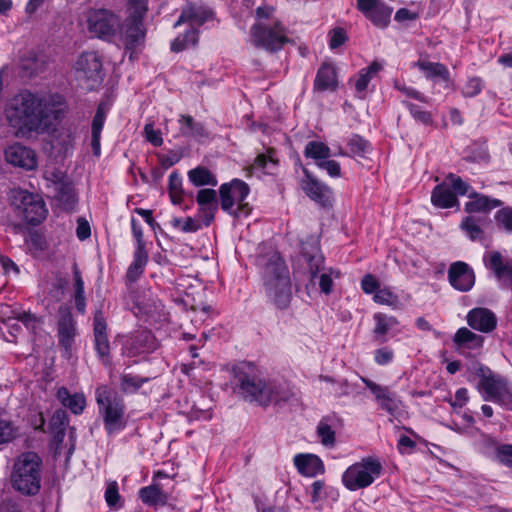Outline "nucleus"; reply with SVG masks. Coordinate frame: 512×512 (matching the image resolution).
I'll return each mask as SVG.
<instances>
[{
  "label": "nucleus",
  "instance_id": "obj_1",
  "mask_svg": "<svg viewBox=\"0 0 512 512\" xmlns=\"http://www.w3.org/2000/svg\"><path fill=\"white\" fill-rule=\"evenodd\" d=\"M63 115L60 104L50 97L28 90L16 94L9 102L6 117L18 137L29 138L54 130Z\"/></svg>",
  "mask_w": 512,
  "mask_h": 512
},
{
  "label": "nucleus",
  "instance_id": "obj_2",
  "mask_svg": "<svg viewBox=\"0 0 512 512\" xmlns=\"http://www.w3.org/2000/svg\"><path fill=\"white\" fill-rule=\"evenodd\" d=\"M233 371L237 392L245 401L265 407L271 403L287 401L290 397L288 391L261 379L253 364H239Z\"/></svg>",
  "mask_w": 512,
  "mask_h": 512
},
{
  "label": "nucleus",
  "instance_id": "obj_3",
  "mask_svg": "<svg viewBox=\"0 0 512 512\" xmlns=\"http://www.w3.org/2000/svg\"><path fill=\"white\" fill-rule=\"evenodd\" d=\"M41 457L35 452H24L14 461L10 480L12 487L23 495L34 496L41 489L43 472Z\"/></svg>",
  "mask_w": 512,
  "mask_h": 512
},
{
  "label": "nucleus",
  "instance_id": "obj_4",
  "mask_svg": "<svg viewBox=\"0 0 512 512\" xmlns=\"http://www.w3.org/2000/svg\"><path fill=\"white\" fill-rule=\"evenodd\" d=\"M264 285L275 304L286 307L291 297V283L288 268L278 254L267 261L263 272Z\"/></svg>",
  "mask_w": 512,
  "mask_h": 512
},
{
  "label": "nucleus",
  "instance_id": "obj_5",
  "mask_svg": "<svg viewBox=\"0 0 512 512\" xmlns=\"http://www.w3.org/2000/svg\"><path fill=\"white\" fill-rule=\"evenodd\" d=\"M250 41L256 48L275 53L291 40L287 36V29L279 20L270 23L260 21L250 29Z\"/></svg>",
  "mask_w": 512,
  "mask_h": 512
},
{
  "label": "nucleus",
  "instance_id": "obj_6",
  "mask_svg": "<svg viewBox=\"0 0 512 512\" xmlns=\"http://www.w3.org/2000/svg\"><path fill=\"white\" fill-rule=\"evenodd\" d=\"M96 402L108 434L125 427V406L123 400L116 393L112 392L107 386L98 387L96 389Z\"/></svg>",
  "mask_w": 512,
  "mask_h": 512
},
{
  "label": "nucleus",
  "instance_id": "obj_7",
  "mask_svg": "<svg viewBox=\"0 0 512 512\" xmlns=\"http://www.w3.org/2000/svg\"><path fill=\"white\" fill-rule=\"evenodd\" d=\"M476 375L480 378L479 390H483L486 394L485 400L507 407L512 406V391L504 377L494 374L490 368L483 365H478Z\"/></svg>",
  "mask_w": 512,
  "mask_h": 512
},
{
  "label": "nucleus",
  "instance_id": "obj_8",
  "mask_svg": "<svg viewBox=\"0 0 512 512\" xmlns=\"http://www.w3.org/2000/svg\"><path fill=\"white\" fill-rule=\"evenodd\" d=\"M382 472L381 463L372 457L363 458L344 472L342 482L347 489L355 491L371 485Z\"/></svg>",
  "mask_w": 512,
  "mask_h": 512
},
{
  "label": "nucleus",
  "instance_id": "obj_9",
  "mask_svg": "<svg viewBox=\"0 0 512 512\" xmlns=\"http://www.w3.org/2000/svg\"><path fill=\"white\" fill-rule=\"evenodd\" d=\"M88 32L99 39L110 40L120 26L119 17L111 10L105 8H91L86 12Z\"/></svg>",
  "mask_w": 512,
  "mask_h": 512
},
{
  "label": "nucleus",
  "instance_id": "obj_10",
  "mask_svg": "<svg viewBox=\"0 0 512 512\" xmlns=\"http://www.w3.org/2000/svg\"><path fill=\"white\" fill-rule=\"evenodd\" d=\"M469 184L459 176L450 173L445 180L437 185L431 194V202L439 208H451L458 204L457 195H465L469 191Z\"/></svg>",
  "mask_w": 512,
  "mask_h": 512
},
{
  "label": "nucleus",
  "instance_id": "obj_11",
  "mask_svg": "<svg viewBox=\"0 0 512 512\" xmlns=\"http://www.w3.org/2000/svg\"><path fill=\"white\" fill-rule=\"evenodd\" d=\"M75 70L84 89L93 90L103 80L102 61L95 52L82 53L75 63Z\"/></svg>",
  "mask_w": 512,
  "mask_h": 512
},
{
  "label": "nucleus",
  "instance_id": "obj_12",
  "mask_svg": "<svg viewBox=\"0 0 512 512\" xmlns=\"http://www.w3.org/2000/svg\"><path fill=\"white\" fill-rule=\"evenodd\" d=\"M20 201L18 207L22 210L27 223L38 225L47 214L44 201L39 195H34L27 191H20L16 197Z\"/></svg>",
  "mask_w": 512,
  "mask_h": 512
},
{
  "label": "nucleus",
  "instance_id": "obj_13",
  "mask_svg": "<svg viewBox=\"0 0 512 512\" xmlns=\"http://www.w3.org/2000/svg\"><path fill=\"white\" fill-rule=\"evenodd\" d=\"M357 8L379 28H385L390 22L392 8L382 0H357Z\"/></svg>",
  "mask_w": 512,
  "mask_h": 512
},
{
  "label": "nucleus",
  "instance_id": "obj_14",
  "mask_svg": "<svg viewBox=\"0 0 512 512\" xmlns=\"http://www.w3.org/2000/svg\"><path fill=\"white\" fill-rule=\"evenodd\" d=\"M221 207L231 213V209L237 202L239 205L249 194V186L240 179H233L230 183H224L219 189Z\"/></svg>",
  "mask_w": 512,
  "mask_h": 512
},
{
  "label": "nucleus",
  "instance_id": "obj_15",
  "mask_svg": "<svg viewBox=\"0 0 512 512\" xmlns=\"http://www.w3.org/2000/svg\"><path fill=\"white\" fill-rule=\"evenodd\" d=\"M303 172L307 177V180L302 183V189L306 195L323 207L332 206V190L330 187L313 178L307 169L304 168Z\"/></svg>",
  "mask_w": 512,
  "mask_h": 512
},
{
  "label": "nucleus",
  "instance_id": "obj_16",
  "mask_svg": "<svg viewBox=\"0 0 512 512\" xmlns=\"http://www.w3.org/2000/svg\"><path fill=\"white\" fill-rule=\"evenodd\" d=\"M448 278L450 284L457 290L466 292L469 291L475 282V275L472 268L465 262L453 263L448 271Z\"/></svg>",
  "mask_w": 512,
  "mask_h": 512
},
{
  "label": "nucleus",
  "instance_id": "obj_17",
  "mask_svg": "<svg viewBox=\"0 0 512 512\" xmlns=\"http://www.w3.org/2000/svg\"><path fill=\"white\" fill-rule=\"evenodd\" d=\"M146 36V28L143 21L127 19L122 25V37L124 40L125 48L133 51L144 43ZM132 58V55H130Z\"/></svg>",
  "mask_w": 512,
  "mask_h": 512
},
{
  "label": "nucleus",
  "instance_id": "obj_18",
  "mask_svg": "<svg viewBox=\"0 0 512 512\" xmlns=\"http://www.w3.org/2000/svg\"><path fill=\"white\" fill-rule=\"evenodd\" d=\"M6 161L14 166L32 170L36 167L34 151L21 144H13L5 150Z\"/></svg>",
  "mask_w": 512,
  "mask_h": 512
},
{
  "label": "nucleus",
  "instance_id": "obj_19",
  "mask_svg": "<svg viewBox=\"0 0 512 512\" xmlns=\"http://www.w3.org/2000/svg\"><path fill=\"white\" fill-rule=\"evenodd\" d=\"M467 323L472 329L489 333L496 328L497 319L487 308H474L467 314Z\"/></svg>",
  "mask_w": 512,
  "mask_h": 512
},
{
  "label": "nucleus",
  "instance_id": "obj_20",
  "mask_svg": "<svg viewBox=\"0 0 512 512\" xmlns=\"http://www.w3.org/2000/svg\"><path fill=\"white\" fill-rule=\"evenodd\" d=\"M107 324L106 319L101 310H97L94 314L93 331H94V342L95 349L100 356L104 359L109 356L110 345L106 333Z\"/></svg>",
  "mask_w": 512,
  "mask_h": 512
},
{
  "label": "nucleus",
  "instance_id": "obj_21",
  "mask_svg": "<svg viewBox=\"0 0 512 512\" xmlns=\"http://www.w3.org/2000/svg\"><path fill=\"white\" fill-rule=\"evenodd\" d=\"M196 201L199 205V214L204 218V224L209 226L218 209L216 191L214 189H201L197 193Z\"/></svg>",
  "mask_w": 512,
  "mask_h": 512
},
{
  "label": "nucleus",
  "instance_id": "obj_22",
  "mask_svg": "<svg viewBox=\"0 0 512 512\" xmlns=\"http://www.w3.org/2000/svg\"><path fill=\"white\" fill-rule=\"evenodd\" d=\"M58 335L60 344L66 349H70L75 336V324L71 311L66 306L59 307Z\"/></svg>",
  "mask_w": 512,
  "mask_h": 512
},
{
  "label": "nucleus",
  "instance_id": "obj_23",
  "mask_svg": "<svg viewBox=\"0 0 512 512\" xmlns=\"http://www.w3.org/2000/svg\"><path fill=\"white\" fill-rule=\"evenodd\" d=\"M489 268L499 281L512 288V259L504 260L500 252L493 251L489 256Z\"/></svg>",
  "mask_w": 512,
  "mask_h": 512
},
{
  "label": "nucleus",
  "instance_id": "obj_24",
  "mask_svg": "<svg viewBox=\"0 0 512 512\" xmlns=\"http://www.w3.org/2000/svg\"><path fill=\"white\" fill-rule=\"evenodd\" d=\"M212 14V11L204 6L189 3L182 10L178 21L175 23V26L185 22L200 26L209 20L212 17Z\"/></svg>",
  "mask_w": 512,
  "mask_h": 512
},
{
  "label": "nucleus",
  "instance_id": "obj_25",
  "mask_svg": "<svg viewBox=\"0 0 512 512\" xmlns=\"http://www.w3.org/2000/svg\"><path fill=\"white\" fill-rule=\"evenodd\" d=\"M302 253L307 262L311 276L310 283L315 285V279L318 273L324 269V257L317 244L309 245V247L304 245Z\"/></svg>",
  "mask_w": 512,
  "mask_h": 512
},
{
  "label": "nucleus",
  "instance_id": "obj_26",
  "mask_svg": "<svg viewBox=\"0 0 512 512\" xmlns=\"http://www.w3.org/2000/svg\"><path fill=\"white\" fill-rule=\"evenodd\" d=\"M294 464L301 474L309 477H313L324 472L322 460L313 454L296 455L294 457Z\"/></svg>",
  "mask_w": 512,
  "mask_h": 512
},
{
  "label": "nucleus",
  "instance_id": "obj_27",
  "mask_svg": "<svg viewBox=\"0 0 512 512\" xmlns=\"http://www.w3.org/2000/svg\"><path fill=\"white\" fill-rule=\"evenodd\" d=\"M366 386L375 395L376 399L380 401V405L383 409L387 410L390 414H393L399 407V403L396 400L394 394H391L387 387H382L372 382L371 380L362 378Z\"/></svg>",
  "mask_w": 512,
  "mask_h": 512
},
{
  "label": "nucleus",
  "instance_id": "obj_28",
  "mask_svg": "<svg viewBox=\"0 0 512 512\" xmlns=\"http://www.w3.org/2000/svg\"><path fill=\"white\" fill-rule=\"evenodd\" d=\"M469 197L471 200L465 205V211L467 213L489 212L501 205L499 200L491 199L476 192L471 193Z\"/></svg>",
  "mask_w": 512,
  "mask_h": 512
},
{
  "label": "nucleus",
  "instance_id": "obj_29",
  "mask_svg": "<svg viewBox=\"0 0 512 512\" xmlns=\"http://www.w3.org/2000/svg\"><path fill=\"white\" fill-rule=\"evenodd\" d=\"M57 398L74 414L82 413L86 406V399L83 394L75 393L71 395L66 387H61L58 389Z\"/></svg>",
  "mask_w": 512,
  "mask_h": 512
},
{
  "label": "nucleus",
  "instance_id": "obj_30",
  "mask_svg": "<svg viewBox=\"0 0 512 512\" xmlns=\"http://www.w3.org/2000/svg\"><path fill=\"white\" fill-rule=\"evenodd\" d=\"M140 499L148 505H165L168 501V496L163 492L161 487L153 483L150 486L143 487L139 491Z\"/></svg>",
  "mask_w": 512,
  "mask_h": 512
},
{
  "label": "nucleus",
  "instance_id": "obj_31",
  "mask_svg": "<svg viewBox=\"0 0 512 512\" xmlns=\"http://www.w3.org/2000/svg\"><path fill=\"white\" fill-rule=\"evenodd\" d=\"M337 85L336 72L332 65L323 64L315 78V88L320 91L335 89Z\"/></svg>",
  "mask_w": 512,
  "mask_h": 512
},
{
  "label": "nucleus",
  "instance_id": "obj_32",
  "mask_svg": "<svg viewBox=\"0 0 512 512\" xmlns=\"http://www.w3.org/2000/svg\"><path fill=\"white\" fill-rule=\"evenodd\" d=\"M484 338L478 334H475L468 328H460L454 335L453 341L454 343L461 347H466L468 349H477L482 347Z\"/></svg>",
  "mask_w": 512,
  "mask_h": 512
},
{
  "label": "nucleus",
  "instance_id": "obj_33",
  "mask_svg": "<svg viewBox=\"0 0 512 512\" xmlns=\"http://www.w3.org/2000/svg\"><path fill=\"white\" fill-rule=\"evenodd\" d=\"M178 122L182 136L194 138L207 136L204 125L200 122H196L190 115H181Z\"/></svg>",
  "mask_w": 512,
  "mask_h": 512
},
{
  "label": "nucleus",
  "instance_id": "obj_34",
  "mask_svg": "<svg viewBox=\"0 0 512 512\" xmlns=\"http://www.w3.org/2000/svg\"><path fill=\"white\" fill-rule=\"evenodd\" d=\"M55 198L61 203L65 209H71L75 205L77 199L74 187L70 181L58 182L54 188Z\"/></svg>",
  "mask_w": 512,
  "mask_h": 512
},
{
  "label": "nucleus",
  "instance_id": "obj_35",
  "mask_svg": "<svg viewBox=\"0 0 512 512\" xmlns=\"http://www.w3.org/2000/svg\"><path fill=\"white\" fill-rule=\"evenodd\" d=\"M148 261V254L146 249H136L134 253V260L127 270L126 277L130 282L136 281L143 273L144 267Z\"/></svg>",
  "mask_w": 512,
  "mask_h": 512
},
{
  "label": "nucleus",
  "instance_id": "obj_36",
  "mask_svg": "<svg viewBox=\"0 0 512 512\" xmlns=\"http://www.w3.org/2000/svg\"><path fill=\"white\" fill-rule=\"evenodd\" d=\"M188 178L195 186L217 185L215 175L206 167L198 166L188 172Z\"/></svg>",
  "mask_w": 512,
  "mask_h": 512
},
{
  "label": "nucleus",
  "instance_id": "obj_37",
  "mask_svg": "<svg viewBox=\"0 0 512 512\" xmlns=\"http://www.w3.org/2000/svg\"><path fill=\"white\" fill-rule=\"evenodd\" d=\"M382 69V65L373 61L370 66L363 68L359 72V77L355 82V89L357 92H363L366 90L370 80L375 77Z\"/></svg>",
  "mask_w": 512,
  "mask_h": 512
},
{
  "label": "nucleus",
  "instance_id": "obj_38",
  "mask_svg": "<svg viewBox=\"0 0 512 512\" xmlns=\"http://www.w3.org/2000/svg\"><path fill=\"white\" fill-rule=\"evenodd\" d=\"M105 114L101 108H98L93 121H92V140L91 145L93 154L95 156L100 155V135L104 125Z\"/></svg>",
  "mask_w": 512,
  "mask_h": 512
},
{
  "label": "nucleus",
  "instance_id": "obj_39",
  "mask_svg": "<svg viewBox=\"0 0 512 512\" xmlns=\"http://www.w3.org/2000/svg\"><path fill=\"white\" fill-rule=\"evenodd\" d=\"M304 155L317 163L330 157V148L323 142L310 141L305 147Z\"/></svg>",
  "mask_w": 512,
  "mask_h": 512
},
{
  "label": "nucleus",
  "instance_id": "obj_40",
  "mask_svg": "<svg viewBox=\"0 0 512 512\" xmlns=\"http://www.w3.org/2000/svg\"><path fill=\"white\" fill-rule=\"evenodd\" d=\"M374 319L376 321L374 334L380 339V342H384L385 339H381V337L385 336L392 327L396 326L398 321L395 317H390L382 313L375 314Z\"/></svg>",
  "mask_w": 512,
  "mask_h": 512
},
{
  "label": "nucleus",
  "instance_id": "obj_41",
  "mask_svg": "<svg viewBox=\"0 0 512 512\" xmlns=\"http://www.w3.org/2000/svg\"><path fill=\"white\" fill-rule=\"evenodd\" d=\"M461 229L469 236L471 240L483 239L484 231L480 225V219L474 216H467L461 222Z\"/></svg>",
  "mask_w": 512,
  "mask_h": 512
},
{
  "label": "nucleus",
  "instance_id": "obj_42",
  "mask_svg": "<svg viewBox=\"0 0 512 512\" xmlns=\"http://www.w3.org/2000/svg\"><path fill=\"white\" fill-rule=\"evenodd\" d=\"M275 153L276 151L273 148H269L266 154H259L255 158L254 167L267 170L269 173H272L279 162L275 157Z\"/></svg>",
  "mask_w": 512,
  "mask_h": 512
},
{
  "label": "nucleus",
  "instance_id": "obj_43",
  "mask_svg": "<svg viewBox=\"0 0 512 512\" xmlns=\"http://www.w3.org/2000/svg\"><path fill=\"white\" fill-rule=\"evenodd\" d=\"M169 195L173 204H180L183 196L182 178L177 172L169 176Z\"/></svg>",
  "mask_w": 512,
  "mask_h": 512
},
{
  "label": "nucleus",
  "instance_id": "obj_44",
  "mask_svg": "<svg viewBox=\"0 0 512 512\" xmlns=\"http://www.w3.org/2000/svg\"><path fill=\"white\" fill-rule=\"evenodd\" d=\"M418 66L427 73L428 77H440L444 80H448L449 78L447 68L441 63L418 62Z\"/></svg>",
  "mask_w": 512,
  "mask_h": 512
},
{
  "label": "nucleus",
  "instance_id": "obj_45",
  "mask_svg": "<svg viewBox=\"0 0 512 512\" xmlns=\"http://www.w3.org/2000/svg\"><path fill=\"white\" fill-rule=\"evenodd\" d=\"M149 379L131 374L121 376V389L123 392H135Z\"/></svg>",
  "mask_w": 512,
  "mask_h": 512
},
{
  "label": "nucleus",
  "instance_id": "obj_46",
  "mask_svg": "<svg viewBox=\"0 0 512 512\" xmlns=\"http://www.w3.org/2000/svg\"><path fill=\"white\" fill-rule=\"evenodd\" d=\"M147 1L148 0H128L129 16L127 19L143 21L148 10Z\"/></svg>",
  "mask_w": 512,
  "mask_h": 512
},
{
  "label": "nucleus",
  "instance_id": "obj_47",
  "mask_svg": "<svg viewBox=\"0 0 512 512\" xmlns=\"http://www.w3.org/2000/svg\"><path fill=\"white\" fill-rule=\"evenodd\" d=\"M67 424L68 418L66 411L59 409L52 415L49 423V429L50 431L66 430Z\"/></svg>",
  "mask_w": 512,
  "mask_h": 512
},
{
  "label": "nucleus",
  "instance_id": "obj_48",
  "mask_svg": "<svg viewBox=\"0 0 512 512\" xmlns=\"http://www.w3.org/2000/svg\"><path fill=\"white\" fill-rule=\"evenodd\" d=\"M144 137L145 139L150 142L153 146L159 147L163 144V138L161 136V131L156 130L154 128L153 123H147L144 126Z\"/></svg>",
  "mask_w": 512,
  "mask_h": 512
},
{
  "label": "nucleus",
  "instance_id": "obj_49",
  "mask_svg": "<svg viewBox=\"0 0 512 512\" xmlns=\"http://www.w3.org/2000/svg\"><path fill=\"white\" fill-rule=\"evenodd\" d=\"M317 432L319 437L321 438V442L325 446H333L335 443V432L332 430L331 426L327 423L321 422L317 428Z\"/></svg>",
  "mask_w": 512,
  "mask_h": 512
},
{
  "label": "nucleus",
  "instance_id": "obj_50",
  "mask_svg": "<svg viewBox=\"0 0 512 512\" xmlns=\"http://www.w3.org/2000/svg\"><path fill=\"white\" fill-rule=\"evenodd\" d=\"M348 147L352 155L364 157L368 143L359 136H353L348 142Z\"/></svg>",
  "mask_w": 512,
  "mask_h": 512
},
{
  "label": "nucleus",
  "instance_id": "obj_51",
  "mask_svg": "<svg viewBox=\"0 0 512 512\" xmlns=\"http://www.w3.org/2000/svg\"><path fill=\"white\" fill-rule=\"evenodd\" d=\"M496 458L505 466L512 467V445L503 444L496 448Z\"/></svg>",
  "mask_w": 512,
  "mask_h": 512
},
{
  "label": "nucleus",
  "instance_id": "obj_52",
  "mask_svg": "<svg viewBox=\"0 0 512 512\" xmlns=\"http://www.w3.org/2000/svg\"><path fill=\"white\" fill-rule=\"evenodd\" d=\"M495 219L505 230L512 232V208H502L496 213Z\"/></svg>",
  "mask_w": 512,
  "mask_h": 512
},
{
  "label": "nucleus",
  "instance_id": "obj_53",
  "mask_svg": "<svg viewBox=\"0 0 512 512\" xmlns=\"http://www.w3.org/2000/svg\"><path fill=\"white\" fill-rule=\"evenodd\" d=\"M15 318L21 321L33 333H36V330L39 328L41 324L40 319H38L34 314L30 312L18 313Z\"/></svg>",
  "mask_w": 512,
  "mask_h": 512
},
{
  "label": "nucleus",
  "instance_id": "obj_54",
  "mask_svg": "<svg viewBox=\"0 0 512 512\" xmlns=\"http://www.w3.org/2000/svg\"><path fill=\"white\" fill-rule=\"evenodd\" d=\"M374 300L377 303L392 306L398 302V297L389 289H379L374 295Z\"/></svg>",
  "mask_w": 512,
  "mask_h": 512
},
{
  "label": "nucleus",
  "instance_id": "obj_55",
  "mask_svg": "<svg viewBox=\"0 0 512 512\" xmlns=\"http://www.w3.org/2000/svg\"><path fill=\"white\" fill-rule=\"evenodd\" d=\"M134 339L136 343H139V346H136L137 349L150 350L154 348V337L149 331L139 332Z\"/></svg>",
  "mask_w": 512,
  "mask_h": 512
},
{
  "label": "nucleus",
  "instance_id": "obj_56",
  "mask_svg": "<svg viewBox=\"0 0 512 512\" xmlns=\"http://www.w3.org/2000/svg\"><path fill=\"white\" fill-rule=\"evenodd\" d=\"M317 166L327 171L331 177H339L341 175L340 164L335 160H329L328 158L317 162Z\"/></svg>",
  "mask_w": 512,
  "mask_h": 512
},
{
  "label": "nucleus",
  "instance_id": "obj_57",
  "mask_svg": "<svg viewBox=\"0 0 512 512\" xmlns=\"http://www.w3.org/2000/svg\"><path fill=\"white\" fill-rule=\"evenodd\" d=\"M347 40V34L343 28L337 27L331 31L330 48L336 49L343 45Z\"/></svg>",
  "mask_w": 512,
  "mask_h": 512
},
{
  "label": "nucleus",
  "instance_id": "obj_58",
  "mask_svg": "<svg viewBox=\"0 0 512 512\" xmlns=\"http://www.w3.org/2000/svg\"><path fill=\"white\" fill-rule=\"evenodd\" d=\"M361 287L366 294H372L379 290L380 284L372 274H366L361 281Z\"/></svg>",
  "mask_w": 512,
  "mask_h": 512
},
{
  "label": "nucleus",
  "instance_id": "obj_59",
  "mask_svg": "<svg viewBox=\"0 0 512 512\" xmlns=\"http://www.w3.org/2000/svg\"><path fill=\"white\" fill-rule=\"evenodd\" d=\"M14 438V429L11 422L0 421V445L10 442Z\"/></svg>",
  "mask_w": 512,
  "mask_h": 512
},
{
  "label": "nucleus",
  "instance_id": "obj_60",
  "mask_svg": "<svg viewBox=\"0 0 512 512\" xmlns=\"http://www.w3.org/2000/svg\"><path fill=\"white\" fill-rule=\"evenodd\" d=\"M118 486L116 482H112L108 485L105 491V499L109 506H115L119 501Z\"/></svg>",
  "mask_w": 512,
  "mask_h": 512
},
{
  "label": "nucleus",
  "instance_id": "obj_61",
  "mask_svg": "<svg viewBox=\"0 0 512 512\" xmlns=\"http://www.w3.org/2000/svg\"><path fill=\"white\" fill-rule=\"evenodd\" d=\"M407 107H408L410 113L412 114V116L416 120H418L424 124H428L431 122L430 113L420 110L416 105H414L412 103H407Z\"/></svg>",
  "mask_w": 512,
  "mask_h": 512
},
{
  "label": "nucleus",
  "instance_id": "obj_62",
  "mask_svg": "<svg viewBox=\"0 0 512 512\" xmlns=\"http://www.w3.org/2000/svg\"><path fill=\"white\" fill-rule=\"evenodd\" d=\"M481 89V80L479 78H472L466 83L464 94L468 97H473L479 94Z\"/></svg>",
  "mask_w": 512,
  "mask_h": 512
},
{
  "label": "nucleus",
  "instance_id": "obj_63",
  "mask_svg": "<svg viewBox=\"0 0 512 512\" xmlns=\"http://www.w3.org/2000/svg\"><path fill=\"white\" fill-rule=\"evenodd\" d=\"M77 237L80 240H85L91 235V228L87 220L84 218H79L77 221V229H76Z\"/></svg>",
  "mask_w": 512,
  "mask_h": 512
},
{
  "label": "nucleus",
  "instance_id": "obj_64",
  "mask_svg": "<svg viewBox=\"0 0 512 512\" xmlns=\"http://www.w3.org/2000/svg\"><path fill=\"white\" fill-rule=\"evenodd\" d=\"M393 358V352L387 348H380L375 352V361L379 365L389 363Z\"/></svg>",
  "mask_w": 512,
  "mask_h": 512
}]
</instances>
